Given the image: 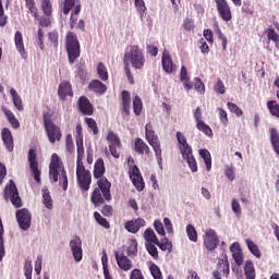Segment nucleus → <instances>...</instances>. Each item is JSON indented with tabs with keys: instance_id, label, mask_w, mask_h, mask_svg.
<instances>
[{
	"instance_id": "e2e57ef3",
	"label": "nucleus",
	"mask_w": 279,
	"mask_h": 279,
	"mask_svg": "<svg viewBox=\"0 0 279 279\" xmlns=\"http://www.w3.org/2000/svg\"><path fill=\"white\" fill-rule=\"evenodd\" d=\"M58 32L52 31L48 34V39L50 40V43L53 45L54 49H58Z\"/></svg>"
},
{
	"instance_id": "680f3d73",
	"label": "nucleus",
	"mask_w": 279,
	"mask_h": 279,
	"mask_svg": "<svg viewBox=\"0 0 279 279\" xmlns=\"http://www.w3.org/2000/svg\"><path fill=\"white\" fill-rule=\"evenodd\" d=\"M218 265L222 267L223 276L230 274V264L228 263V259H219Z\"/></svg>"
},
{
	"instance_id": "c756f323",
	"label": "nucleus",
	"mask_w": 279,
	"mask_h": 279,
	"mask_svg": "<svg viewBox=\"0 0 279 279\" xmlns=\"http://www.w3.org/2000/svg\"><path fill=\"white\" fill-rule=\"evenodd\" d=\"M244 276L246 279H256V269L252 260H246L244 266Z\"/></svg>"
},
{
	"instance_id": "2f4dec72",
	"label": "nucleus",
	"mask_w": 279,
	"mask_h": 279,
	"mask_svg": "<svg viewBox=\"0 0 279 279\" xmlns=\"http://www.w3.org/2000/svg\"><path fill=\"white\" fill-rule=\"evenodd\" d=\"M14 40L19 53L23 56L25 53V44H23V34L20 31L15 32Z\"/></svg>"
},
{
	"instance_id": "6e6d98bb",
	"label": "nucleus",
	"mask_w": 279,
	"mask_h": 279,
	"mask_svg": "<svg viewBox=\"0 0 279 279\" xmlns=\"http://www.w3.org/2000/svg\"><path fill=\"white\" fill-rule=\"evenodd\" d=\"M85 123L93 131V134H99V128L97 126V122L93 118H85Z\"/></svg>"
},
{
	"instance_id": "aec40b11",
	"label": "nucleus",
	"mask_w": 279,
	"mask_h": 279,
	"mask_svg": "<svg viewBox=\"0 0 279 279\" xmlns=\"http://www.w3.org/2000/svg\"><path fill=\"white\" fill-rule=\"evenodd\" d=\"M124 228L128 232H131V234H136L141 228H145V219L137 218L135 220H129L125 222Z\"/></svg>"
},
{
	"instance_id": "9d476101",
	"label": "nucleus",
	"mask_w": 279,
	"mask_h": 279,
	"mask_svg": "<svg viewBox=\"0 0 279 279\" xmlns=\"http://www.w3.org/2000/svg\"><path fill=\"white\" fill-rule=\"evenodd\" d=\"M16 221L21 230L26 231L28 228H32V214L26 208L17 209Z\"/></svg>"
},
{
	"instance_id": "0e129e2a",
	"label": "nucleus",
	"mask_w": 279,
	"mask_h": 279,
	"mask_svg": "<svg viewBox=\"0 0 279 279\" xmlns=\"http://www.w3.org/2000/svg\"><path fill=\"white\" fill-rule=\"evenodd\" d=\"M219 111V119L223 125H228L229 120H228V112L223 110V108H218Z\"/></svg>"
},
{
	"instance_id": "774afa93",
	"label": "nucleus",
	"mask_w": 279,
	"mask_h": 279,
	"mask_svg": "<svg viewBox=\"0 0 279 279\" xmlns=\"http://www.w3.org/2000/svg\"><path fill=\"white\" fill-rule=\"evenodd\" d=\"M130 279H145L141 269H133Z\"/></svg>"
},
{
	"instance_id": "7c9ffc66",
	"label": "nucleus",
	"mask_w": 279,
	"mask_h": 279,
	"mask_svg": "<svg viewBox=\"0 0 279 279\" xmlns=\"http://www.w3.org/2000/svg\"><path fill=\"white\" fill-rule=\"evenodd\" d=\"M184 160H186L192 173H197V160H195V156H193V150L186 153V155H182Z\"/></svg>"
},
{
	"instance_id": "a19ab883",
	"label": "nucleus",
	"mask_w": 279,
	"mask_h": 279,
	"mask_svg": "<svg viewBox=\"0 0 279 279\" xmlns=\"http://www.w3.org/2000/svg\"><path fill=\"white\" fill-rule=\"evenodd\" d=\"M41 10L45 16H51L53 14V5L51 0H41Z\"/></svg>"
},
{
	"instance_id": "c9c22d12",
	"label": "nucleus",
	"mask_w": 279,
	"mask_h": 279,
	"mask_svg": "<svg viewBox=\"0 0 279 279\" xmlns=\"http://www.w3.org/2000/svg\"><path fill=\"white\" fill-rule=\"evenodd\" d=\"M77 159L76 165H84V140L76 141Z\"/></svg>"
},
{
	"instance_id": "79ce46f5",
	"label": "nucleus",
	"mask_w": 279,
	"mask_h": 279,
	"mask_svg": "<svg viewBox=\"0 0 279 279\" xmlns=\"http://www.w3.org/2000/svg\"><path fill=\"white\" fill-rule=\"evenodd\" d=\"M156 245L159 246L162 252H172L173 250V244L169 242V239L167 238L162 239L161 241L158 240Z\"/></svg>"
},
{
	"instance_id": "69168bd1",
	"label": "nucleus",
	"mask_w": 279,
	"mask_h": 279,
	"mask_svg": "<svg viewBox=\"0 0 279 279\" xmlns=\"http://www.w3.org/2000/svg\"><path fill=\"white\" fill-rule=\"evenodd\" d=\"M136 252H138V242L136 240H131L128 248V254L130 256L131 254H136Z\"/></svg>"
},
{
	"instance_id": "f257e3e1",
	"label": "nucleus",
	"mask_w": 279,
	"mask_h": 279,
	"mask_svg": "<svg viewBox=\"0 0 279 279\" xmlns=\"http://www.w3.org/2000/svg\"><path fill=\"white\" fill-rule=\"evenodd\" d=\"M110 189H112V183H110L108 179L97 180L96 187L90 196L92 204H94V206H101V204H106V202H112Z\"/></svg>"
},
{
	"instance_id": "8fccbe9b",
	"label": "nucleus",
	"mask_w": 279,
	"mask_h": 279,
	"mask_svg": "<svg viewBox=\"0 0 279 279\" xmlns=\"http://www.w3.org/2000/svg\"><path fill=\"white\" fill-rule=\"evenodd\" d=\"M149 271L154 279H162V271H160V267L156 264H150Z\"/></svg>"
},
{
	"instance_id": "58836bf2",
	"label": "nucleus",
	"mask_w": 279,
	"mask_h": 279,
	"mask_svg": "<svg viewBox=\"0 0 279 279\" xmlns=\"http://www.w3.org/2000/svg\"><path fill=\"white\" fill-rule=\"evenodd\" d=\"M133 112L135 117H141L143 112V100L138 96H135L133 99Z\"/></svg>"
},
{
	"instance_id": "412c9836",
	"label": "nucleus",
	"mask_w": 279,
	"mask_h": 279,
	"mask_svg": "<svg viewBox=\"0 0 279 279\" xmlns=\"http://www.w3.org/2000/svg\"><path fill=\"white\" fill-rule=\"evenodd\" d=\"M177 140H178L179 149L182 156L186 154H191V151H193V148L191 147V145H189V142H186V136H184L182 132H177Z\"/></svg>"
},
{
	"instance_id": "c85d7f7f",
	"label": "nucleus",
	"mask_w": 279,
	"mask_h": 279,
	"mask_svg": "<svg viewBox=\"0 0 279 279\" xmlns=\"http://www.w3.org/2000/svg\"><path fill=\"white\" fill-rule=\"evenodd\" d=\"M10 95L13 99V105L16 108V110H19L20 112H23L24 108H23V99L21 98V96L19 95V93H16V89L11 88L10 89Z\"/></svg>"
},
{
	"instance_id": "5fc2aeb1",
	"label": "nucleus",
	"mask_w": 279,
	"mask_h": 279,
	"mask_svg": "<svg viewBox=\"0 0 279 279\" xmlns=\"http://www.w3.org/2000/svg\"><path fill=\"white\" fill-rule=\"evenodd\" d=\"M65 148L69 154H73L75 151V145L73 144V135L68 134L65 136Z\"/></svg>"
},
{
	"instance_id": "dca6fc26",
	"label": "nucleus",
	"mask_w": 279,
	"mask_h": 279,
	"mask_svg": "<svg viewBox=\"0 0 279 279\" xmlns=\"http://www.w3.org/2000/svg\"><path fill=\"white\" fill-rule=\"evenodd\" d=\"M133 149L135 154H138L140 156H151V149H149V145L143 141V138L137 137L134 141Z\"/></svg>"
},
{
	"instance_id": "0eeeda50",
	"label": "nucleus",
	"mask_w": 279,
	"mask_h": 279,
	"mask_svg": "<svg viewBox=\"0 0 279 279\" xmlns=\"http://www.w3.org/2000/svg\"><path fill=\"white\" fill-rule=\"evenodd\" d=\"M65 40V49L68 52L69 62L70 64H75V60H77L81 54L80 40H77V35L74 33H68Z\"/></svg>"
},
{
	"instance_id": "49530a36",
	"label": "nucleus",
	"mask_w": 279,
	"mask_h": 279,
	"mask_svg": "<svg viewBox=\"0 0 279 279\" xmlns=\"http://www.w3.org/2000/svg\"><path fill=\"white\" fill-rule=\"evenodd\" d=\"M43 199H44V205L46 208L51 210L53 208V201L51 199V195L49 194V190H44L43 191Z\"/></svg>"
},
{
	"instance_id": "a211bd4d",
	"label": "nucleus",
	"mask_w": 279,
	"mask_h": 279,
	"mask_svg": "<svg viewBox=\"0 0 279 279\" xmlns=\"http://www.w3.org/2000/svg\"><path fill=\"white\" fill-rule=\"evenodd\" d=\"M161 64L166 73H175V71H178V66L173 64V59L171 58V54H169V52L167 51H163Z\"/></svg>"
},
{
	"instance_id": "4d7b16f0",
	"label": "nucleus",
	"mask_w": 279,
	"mask_h": 279,
	"mask_svg": "<svg viewBox=\"0 0 279 279\" xmlns=\"http://www.w3.org/2000/svg\"><path fill=\"white\" fill-rule=\"evenodd\" d=\"M214 90L215 93H218V95H226V85H223V81H221V78L217 80Z\"/></svg>"
},
{
	"instance_id": "a878e982",
	"label": "nucleus",
	"mask_w": 279,
	"mask_h": 279,
	"mask_svg": "<svg viewBox=\"0 0 279 279\" xmlns=\"http://www.w3.org/2000/svg\"><path fill=\"white\" fill-rule=\"evenodd\" d=\"M131 94L128 90H122V112L130 117V108H131Z\"/></svg>"
},
{
	"instance_id": "6e6552de",
	"label": "nucleus",
	"mask_w": 279,
	"mask_h": 279,
	"mask_svg": "<svg viewBox=\"0 0 279 279\" xmlns=\"http://www.w3.org/2000/svg\"><path fill=\"white\" fill-rule=\"evenodd\" d=\"M4 197L5 199H10L11 204H13L15 208H21V206H23L21 196H19V190L13 181H10V184L5 187Z\"/></svg>"
},
{
	"instance_id": "473e14b6",
	"label": "nucleus",
	"mask_w": 279,
	"mask_h": 279,
	"mask_svg": "<svg viewBox=\"0 0 279 279\" xmlns=\"http://www.w3.org/2000/svg\"><path fill=\"white\" fill-rule=\"evenodd\" d=\"M251 254H253V256H255L256 258H260L263 256V253H260V248H258V245H256V243H254V241L246 239L245 241Z\"/></svg>"
},
{
	"instance_id": "f704fd0d",
	"label": "nucleus",
	"mask_w": 279,
	"mask_h": 279,
	"mask_svg": "<svg viewBox=\"0 0 279 279\" xmlns=\"http://www.w3.org/2000/svg\"><path fill=\"white\" fill-rule=\"evenodd\" d=\"M267 109L269 110V113L271 117H276V119H279V104L276 100H269L267 101Z\"/></svg>"
},
{
	"instance_id": "864d4df0",
	"label": "nucleus",
	"mask_w": 279,
	"mask_h": 279,
	"mask_svg": "<svg viewBox=\"0 0 279 279\" xmlns=\"http://www.w3.org/2000/svg\"><path fill=\"white\" fill-rule=\"evenodd\" d=\"M34 271V267L32 266V260L26 259L24 264V276L26 279H32V272Z\"/></svg>"
},
{
	"instance_id": "72a5a7b5",
	"label": "nucleus",
	"mask_w": 279,
	"mask_h": 279,
	"mask_svg": "<svg viewBox=\"0 0 279 279\" xmlns=\"http://www.w3.org/2000/svg\"><path fill=\"white\" fill-rule=\"evenodd\" d=\"M97 75L102 82H108V68H106L104 62L97 64Z\"/></svg>"
},
{
	"instance_id": "09e8293b",
	"label": "nucleus",
	"mask_w": 279,
	"mask_h": 279,
	"mask_svg": "<svg viewBox=\"0 0 279 279\" xmlns=\"http://www.w3.org/2000/svg\"><path fill=\"white\" fill-rule=\"evenodd\" d=\"M194 88L201 95H204V93H206V85H204V82H202V78L199 77L194 78Z\"/></svg>"
},
{
	"instance_id": "338daca9",
	"label": "nucleus",
	"mask_w": 279,
	"mask_h": 279,
	"mask_svg": "<svg viewBox=\"0 0 279 279\" xmlns=\"http://www.w3.org/2000/svg\"><path fill=\"white\" fill-rule=\"evenodd\" d=\"M41 271H43V256L38 255L35 262V272L37 274V276H40Z\"/></svg>"
},
{
	"instance_id": "de8ad7c7",
	"label": "nucleus",
	"mask_w": 279,
	"mask_h": 279,
	"mask_svg": "<svg viewBox=\"0 0 279 279\" xmlns=\"http://www.w3.org/2000/svg\"><path fill=\"white\" fill-rule=\"evenodd\" d=\"M146 250L148 254H150V256L154 258V260H158V247H156L154 243H146Z\"/></svg>"
},
{
	"instance_id": "1a4fd4ad",
	"label": "nucleus",
	"mask_w": 279,
	"mask_h": 279,
	"mask_svg": "<svg viewBox=\"0 0 279 279\" xmlns=\"http://www.w3.org/2000/svg\"><path fill=\"white\" fill-rule=\"evenodd\" d=\"M216 3L218 16L226 23H230L232 21V9L228 3V0H214Z\"/></svg>"
},
{
	"instance_id": "3c124183",
	"label": "nucleus",
	"mask_w": 279,
	"mask_h": 279,
	"mask_svg": "<svg viewBox=\"0 0 279 279\" xmlns=\"http://www.w3.org/2000/svg\"><path fill=\"white\" fill-rule=\"evenodd\" d=\"M80 12H82V5H76L74 9V12H72V15L70 17V27L71 29H73V27H75V23H77V14H80Z\"/></svg>"
},
{
	"instance_id": "bb28decb",
	"label": "nucleus",
	"mask_w": 279,
	"mask_h": 279,
	"mask_svg": "<svg viewBox=\"0 0 279 279\" xmlns=\"http://www.w3.org/2000/svg\"><path fill=\"white\" fill-rule=\"evenodd\" d=\"M198 154L205 162L206 170L210 171L213 169V156H210V151L206 148H202L198 150Z\"/></svg>"
},
{
	"instance_id": "f3484780",
	"label": "nucleus",
	"mask_w": 279,
	"mask_h": 279,
	"mask_svg": "<svg viewBox=\"0 0 279 279\" xmlns=\"http://www.w3.org/2000/svg\"><path fill=\"white\" fill-rule=\"evenodd\" d=\"M58 95L61 101H65L66 97H73V87L71 86V82H61L58 88Z\"/></svg>"
},
{
	"instance_id": "f03ea898",
	"label": "nucleus",
	"mask_w": 279,
	"mask_h": 279,
	"mask_svg": "<svg viewBox=\"0 0 279 279\" xmlns=\"http://www.w3.org/2000/svg\"><path fill=\"white\" fill-rule=\"evenodd\" d=\"M49 175L53 182H58L59 180V184L62 186L63 191L69 189V177L66 175V170H64V166H62V161H60V156L56 153L51 156Z\"/></svg>"
},
{
	"instance_id": "20e7f679",
	"label": "nucleus",
	"mask_w": 279,
	"mask_h": 279,
	"mask_svg": "<svg viewBox=\"0 0 279 279\" xmlns=\"http://www.w3.org/2000/svg\"><path fill=\"white\" fill-rule=\"evenodd\" d=\"M52 117L53 114H51V111H46L43 113L45 132L51 145H53L54 143H60L62 141V130L60 129V126L53 123Z\"/></svg>"
},
{
	"instance_id": "423d86ee",
	"label": "nucleus",
	"mask_w": 279,
	"mask_h": 279,
	"mask_svg": "<svg viewBox=\"0 0 279 279\" xmlns=\"http://www.w3.org/2000/svg\"><path fill=\"white\" fill-rule=\"evenodd\" d=\"M76 182L83 193L90 191L93 174H90V170H86L84 163L76 165Z\"/></svg>"
},
{
	"instance_id": "ddd939ff",
	"label": "nucleus",
	"mask_w": 279,
	"mask_h": 279,
	"mask_svg": "<svg viewBox=\"0 0 279 279\" xmlns=\"http://www.w3.org/2000/svg\"><path fill=\"white\" fill-rule=\"evenodd\" d=\"M129 175L136 191L141 192L145 189V181L143 180V175L141 174L138 166H133L132 169L129 171Z\"/></svg>"
},
{
	"instance_id": "4be33fe9",
	"label": "nucleus",
	"mask_w": 279,
	"mask_h": 279,
	"mask_svg": "<svg viewBox=\"0 0 279 279\" xmlns=\"http://www.w3.org/2000/svg\"><path fill=\"white\" fill-rule=\"evenodd\" d=\"M1 136L8 151H14V140L12 137V132L10 131V129H2Z\"/></svg>"
},
{
	"instance_id": "4468645a",
	"label": "nucleus",
	"mask_w": 279,
	"mask_h": 279,
	"mask_svg": "<svg viewBox=\"0 0 279 279\" xmlns=\"http://www.w3.org/2000/svg\"><path fill=\"white\" fill-rule=\"evenodd\" d=\"M70 247L75 263H80L84 256V253L82 251V239L75 235L70 241Z\"/></svg>"
},
{
	"instance_id": "b1692460",
	"label": "nucleus",
	"mask_w": 279,
	"mask_h": 279,
	"mask_svg": "<svg viewBox=\"0 0 279 279\" xmlns=\"http://www.w3.org/2000/svg\"><path fill=\"white\" fill-rule=\"evenodd\" d=\"M230 250L232 252L233 259L235 264L241 267L243 265V253L241 252V245L239 242H234L231 246Z\"/></svg>"
},
{
	"instance_id": "e433bc0d",
	"label": "nucleus",
	"mask_w": 279,
	"mask_h": 279,
	"mask_svg": "<svg viewBox=\"0 0 279 279\" xmlns=\"http://www.w3.org/2000/svg\"><path fill=\"white\" fill-rule=\"evenodd\" d=\"M144 239H145V241H147V243H154V245H156L159 241L158 236L154 232V229H150V228L145 230Z\"/></svg>"
},
{
	"instance_id": "37998d69",
	"label": "nucleus",
	"mask_w": 279,
	"mask_h": 279,
	"mask_svg": "<svg viewBox=\"0 0 279 279\" xmlns=\"http://www.w3.org/2000/svg\"><path fill=\"white\" fill-rule=\"evenodd\" d=\"M94 218L97 221L98 226H101L106 230H110V222H108V220L104 218L101 214H99V211L94 213Z\"/></svg>"
},
{
	"instance_id": "bf43d9fd",
	"label": "nucleus",
	"mask_w": 279,
	"mask_h": 279,
	"mask_svg": "<svg viewBox=\"0 0 279 279\" xmlns=\"http://www.w3.org/2000/svg\"><path fill=\"white\" fill-rule=\"evenodd\" d=\"M183 28L185 32H193L195 29V22L193 19L186 17L183 22Z\"/></svg>"
},
{
	"instance_id": "6ab92c4d",
	"label": "nucleus",
	"mask_w": 279,
	"mask_h": 279,
	"mask_svg": "<svg viewBox=\"0 0 279 279\" xmlns=\"http://www.w3.org/2000/svg\"><path fill=\"white\" fill-rule=\"evenodd\" d=\"M114 256H116L117 265L122 269V271H130V269H132L133 264L130 260V258L125 256V254L116 252Z\"/></svg>"
},
{
	"instance_id": "a18cd8bd",
	"label": "nucleus",
	"mask_w": 279,
	"mask_h": 279,
	"mask_svg": "<svg viewBox=\"0 0 279 279\" xmlns=\"http://www.w3.org/2000/svg\"><path fill=\"white\" fill-rule=\"evenodd\" d=\"M186 234L190 241H192L193 243H197V230L193 225L186 226Z\"/></svg>"
},
{
	"instance_id": "f8f14e48",
	"label": "nucleus",
	"mask_w": 279,
	"mask_h": 279,
	"mask_svg": "<svg viewBox=\"0 0 279 279\" xmlns=\"http://www.w3.org/2000/svg\"><path fill=\"white\" fill-rule=\"evenodd\" d=\"M28 162H29V169L34 175V180L37 182V184H40V170L38 169V159L36 157V149L31 148L28 150Z\"/></svg>"
},
{
	"instance_id": "393cba45",
	"label": "nucleus",
	"mask_w": 279,
	"mask_h": 279,
	"mask_svg": "<svg viewBox=\"0 0 279 279\" xmlns=\"http://www.w3.org/2000/svg\"><path fill=\"white\" fill-rule=\"evenodd\" d=\"M88 88L89 90H93V93H97L98 95H104V93L108 90V87L106 86V84H104L99 80L92 81L88 85Z\"/></svg>"
},
{
	"instance_id": "4c0bfd02",
	"label": "nucleus",
	"mask_w": 279,
	"mask_h": 279,
	"mask_svg": "<svg viewBox=\"0 0 279 279\" xmlns=\"http://www.w3.org/2000/svg\"><path fill=\"white\" fill-rule=\"evenodd\" d=\"M196 128L199 132H203L205 136L213 137V129H210V126L206 124L204 120H202L201 122H196Z\"/></svg>"
},
{
	"instance_id": "052dcab7",
	"label": "nucleus",
	"mask_w": 279,
	"mask_h": 279,
	"mask_svg": "<svg viewBox=\"0 0 279 279\" xmlns=\"http://www.w3.org/2000/svg\"><path fill=\"white\" fill-rule=\"evenodd\" d=\"M73 8H75V0H65L63 4V14H69Z\"/></svg>"
},
{
	"instance_id": "603ef678",
	"label": "nucleus",
	"mask_w": 279,
	"mask_h": 279,
	"mask_svg": "<svg viewBox=\"0 0 279 279\" xmlns=\"http://www.w3.org/2000/svg\"><path fill=\"white\" fill-rule=\"evenodd\" d=\"M227 107H228V110H230V112H232L234 116L243 117V110H241V108H239V106H236V104L228 102Z\"/></svg>"
},
{
	"instance_id": "7ed1b4c3",
	"label": "nucleus",
	"mask_w": 279,
	"mask_h": 279,
	"mask_svg": "<svg viewBox=\"0 0 279 279\" xmlns=\"http://www.w3.org/2000/svg\"><path fill=\"white\" fill-rule=\"evenodd\" d=\"M124 66L126 64H131L133 69L141 71L145 66V53L141 49V47L133 45L130 46L128 51H125L123 57Z\"/></svg>"
},
{
	"instance_id": "9b49d317",
	"label": "nucleus",
	"mask_w": 279,
	"mask_h": 279,
	"mask_svg": "<svg viewBox=\"0 0 279 279\" xmlns=\"http://www.w3.org/2000/svg\"><path fill=\"white\" fill-rule=\"evenodd\" d=\"M203 239L204 245L208 252L217 250V246L219 245V236H217V231L214 229H207L203 235Z\"/></svg>"
},
{
	"instance_id": "c03bdc74",
	"label": "nucleus",
	"mask_w": 279,
	"mask_h": 279,
	"mask_svg": "<svg viewBox=\"0 0 279 279\" xmlns=\"http://www.w3.org/2000/svg\"><path fill=\"white\" fill-rule=\"evenodd\" d=\"M25 5L28 12H31V14L34 16V19H38V8H36V1L25 0Z\"/></svg>"
},
{
	"instance_id": "13d9d810",
	"label": "nucleus",
	"mask_w": 279,
	"mask_h": 279,
	"mask_svg": "<svg viewBox=\"0 0 279 279\" xmlns=\"http://www.w3.org/2000/svg\"><path fill=\"white\" fill-rule=\"evenodd\" d=\"M266 35H267L268 40H271L272 43H278L279 35H278V33H276V29L267 28Z\"/></svg>"
},
{
	"instance_id": "2eb2a0df",
	"label": "nucleus",
	"mask_w": 279,
	"mask_h": 279,
	"mask_svg": "<svg viewBox=\"0 0 279 279\" xmlns=\"http://www.w3.org/2000/svg\"><path fill=\"white\" fill-rule=\"evenodd\" d=\"M78 110L82 112V114H85L86 117H92L93 112L95 111L93 108V104H90V100L86 96H81L78 98Z\"/></svg>"
},
{
	"instance_id": "ea45409f",
	"label": "nucleus",
	"mask_w": 279,
	"mask_h": 279,
	"mask_svg": "<svg viewBox=\"0 0 279 279\" xmlns=\"http://www.w3.org/2000/svg\"><path fill=\"white\" fill-rule=\"evenodd\" d=\"M107 141L110 143L109 146L117 145L118 148L121 147V140L119 138V135H117L114 132L109 131L107 135Z\"/></svg>"
},
{
	"instance_id": "5701e85b",
	"label": "nucleus",
	"mask_w": 279,
	"mask_h": 279,
	"mask_svg": "<svg viewBox=\"0 0 279 279\" xmlns=\"http://www.w3.org/2000/svg\"><path fill=\"white\" fill-rule=\"evenodd\" d=\"M105 173H106V163L104 162V159L99 158L95 161V165H94V178L96 180L106 179V177H104Z\"/></svg>"
},
{
	"instance_id": "cd10ccee",
	"label": "nucleus",
	"mask_w": 279,
	"mask_h": 279,
	"mask_svg": "<svg viewBox=\"0 0 279 279\" xmlns=\"http://www.w3.org/2000/svg\"><path fill=\"white\" fill-rule=\"evenodd\" d=\"M180 80L186 90H191L193 88V84L191 83V78L189 77V70H186V66L184 65H182L181 68Z\"/></svg>"
},
{
	"instance_id": "39448f33",
	"label": "nucleus",
	"mask_w": 279,
	"mask_h": 279,
	"mask_svg": "<svg viewBox=\"0 0 279 279\" xmlns=\"http://www.w3.org/2000/svg\"><path fill=\"white\" fill-rule=\"evenodd\" d=\"M145 136L147 143L150 145V147H153V150L155 151L158 165H162V145L160 144V138H158V135L156 134V131H154L151 123H147L145 125Z\"/></svg>"
}]
</instances>
